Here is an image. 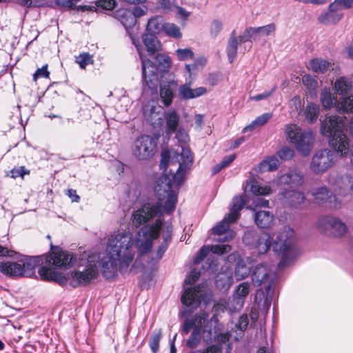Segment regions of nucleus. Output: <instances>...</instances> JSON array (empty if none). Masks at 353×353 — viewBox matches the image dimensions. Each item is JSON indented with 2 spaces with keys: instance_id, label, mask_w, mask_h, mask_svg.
Segmentation results:
<instances>
[{
  "instance_id": "48",
  "label": "nucleus",
  "mask_w": 353,
  "mask_h": 353,
  "mask_svg": "<svg viewBox=\"0 0 353 353\" xmlns=\"http://www.w3.org/2000/svg\"><path fill=\"white\" fill-rule=\"evenodd\" d=\"M161 19L159 17H154L150 19L147 23L148 34L159 33L162 29Z\"/></svg>"
},
{
  "instance_id": "50",
  "label": "nucleus",
  "mask_w": 353,
  "mask_h": 353,
  "mask_svg": "<svg viewBox=\"0 0 353 353\" xmlns=\"http://www.w3.org/2000/svg\"><path fill=\"white\" fill-rule=\"evenodd\" d=\"M231 345L230 344H217L209 346L203 353H230Z\"/></svg>"
},
{
  "instance_id": "41",
  "label": "nucleus",
  "mask_w": 353,
  "mask_h": 353,
  "mask_svg": "<svg viewBox=\"0 0 353 353\" xmlns=\"http://www.w3.org/2000/svg\"><path fill=\"white\" fill-rule=\"evenodd\" d=\"M319 106L315 103H310L304 110V114L306 119L310 123H314L316 121L319 114Z\"/></svg>"
},
{
  "instance_id": "1",
  "label": "nucleus",
  "mask_w": 353,
  "mask_h": 353,
  "mask_svg": "<svg viewBox=\"0 0 353 353\" xmlns=\"http://www.w3.org/2000/svg\"><path fill=\"white\" fill-rule=\"evenodd\" d=\"M106 256L99 261L103 275L108 279L114 278L118 271L123 274L134 257L132 235L129 232H117L112 234L108 242Z\"/></svg>"
},
{
  "instance_id": "21",
  "label": "nucleus",
  "mask_w": 353,
  "mask_h": 353,
  "mask_svg": "<svg viewBox=\"0 0 353 353\" xmlns=\"http://www.w3.org/2000/svg\"><path fill=\"white\" fill-rule=\"evenodd\" d=\"M98 275L96 264L88 263L83 270L71 272L69 276V283L73 288L80 285H87Z\"/></svg>"
},
{
  "instance_id": "17",
  "label": "nucleus",
  "mask_w": 353,
  "mask_h": 353,
  "mask_svg": "<svg viewBox=\"0 0 353 353\" xmlns=\"http://www.w3.org/2000/svg\"><path fill=\"white\" fill-rule=\"evenodd\" d=\"M243 241L246 245L256 250L262 254L266 253L271 246V236L267 232H257L253 230L244 233Z\"/></svg>"
},
{
  "instance_id": "56",
  "label": "nucleus",
  "mask_w": 353,
  "mask_h": 353,
  "mask_svg": "<svg viewBox=\"0 0 353 353\" xmlns=\"http://www.w3.org/2000/svg\"><path fill=\"white\" fill-rule=\"evenodd\" d=\"M252 204L248 205L247 208L248 209L254 210V212L257 211L256 210V208L257 207H268L269 201L268 200L259 197L252 198Z\"/></svg>"
},
{
  "instance_id": "55",
  "label": "nucleus",
  "mask_w": 353,
  "mask_h": 353,
  "mask_svg": "<svg viewBox=\"0 0 353 353\" xmlns=\"http://www.w3.org/2000/svg\"><path fill=\"white\" fill-rule=\"evenodd\" d=\"M176 55L179 60L185 61L192 59L194 53L190 48L177 49L176 50Z\"/></svg>"
},
{
  "instance_id": "11",
  "label": "nucleus",
  "mask_w": 353,
  "mask_h": 353,
  "mask_svg": "<svg viewBox=\"0 0 353 353\" xmlns=\"http://www.w3.org/2000/svg\"><path fill=\"white\" fill-rule=\"evenodd\" d=\"M162 228V221L157 219L152 224L142 227L136 234L134 245L139 255L151 250L154 240L159 236Z\"/></svg>"
},
{
  "instance_id": "23",
  "label": "nucleus",
  "mask_w": 353,
  "mask_h": 353,
  "mask_svg": "<svg viewBox=\"0 0 353 353\" xmlns=\"http://www.w3.org/2000/svg\"><path fill=\"white\" fill-rule=\"evenodd\" d=\"M147 7L145 6H134L132 10L128 8H121L114 12V17L117 19L125 28H131L136 23V18L146 14Z\"/></svg>"
},
{
  "instance_id": "3",
  "label": "nucleus",
  "mask_w": 353,
  "mask_h": 353,
  "mask_svg": "<svg viewBox=\"0 0 353 353\" xmlns=\"http://www.w3.org/2000/svg\"><path fill=\"white\" fill-rule=\"evenodd\" d=\"M181 303L187 307L181 312L182 316L185 318L182 327V334H188L192 330L186 341V346L194 349L199 345V313L193 311L199 307V285L185 288L181 296Z\"/></svg>"
},
{
  "instance_id": "18",
  "label": "nucleus",
  "mask_w": 353,
  "mask_h": 353,
  "mask_svg": "<svg viewBox=\"0 0 353 353\" xmlns=\"http://www.w3.org/2000/svg\"><path fill=\"white\" fill-rule=\"evenodd\" d=\"M157 143L153 137L149 135H141L134 142L132 154L139 160H148L154 155Z\"/></svg>"
},
{
  "instance_id": "64",
  "label": "nucleus",
  "mask_w": 353,
  "mask_h": 353,
  "mask_svg": "<svg viewBox=\"0 0 353 353\" xmlns=\"http://www.w3.org/2000/svg\"><path fill=\"white\" fill-rule=\"evenodd\" d=\"M199 279V272L194 269L184 281L185 286L194 284Z\"/></svg>"
},
{
  "instance_id": "58",
  "label": "nucleus",
  "mask_w": 353,
  "mask_h": 353,
  "mask_svg": "<svg viewBox=\"0 0 353 353\" xmlns=\"http://www.w3.org/2000/svg\"><path fill=\"white\" fill-rule=\"evenodd\" d=\"M10 176L12 178L16 179L17 177H23L25 174H29L30 171L24 166H20L17 168H14L10 172Z\"/></svg>"
},
{
  "instance_id": "2",
  "label": "nucleus",
  "mask_w": 353,
  "mask_h": 353,
  "mask_svg": "<svg viewBox=\"0 0 353 353\" xmlns=\"http://www.w3.org/2000/svg\"><path fill=\"white\" fill-rule=\"evenodd\" d=\"M154 192L158 202L144 203L133 212L132 222L134 227L139 228L153 218L161 216L163 210L171 214L175 209L177 194L172 190V183L168 175H163L157 179Z\"/></svg>"
},
{
  "instance_id": "6",
  "label": "nucleus",
  "mask_w": 353,
  "mask_h": 353,
  "mask_svg": "<svg viewBox=\"0 0 353 353\" xmlns=\"http://www.w3.org/2000/svg\"><path fill=\"white\" fill-rule=\"evenodd\" d=\"M50 255H42L40 256H31L26 259L21 265L22 276H30L34 273L35 268L40 263L49 265H54L59 268H68L73 266L77 263V255L63 251L59 247L50 243Z\"/></svg>"
},
{
  "instance_id": "25",
  "label": "nucleus",
  "mask_w": 353,
  "mask_h": 353,
  "mask_svg": "<svg viewBox=\"0 0 353 353\" xmlns=\"http://www.w3.org/2000/svg\"><path fill=\"white\" fill-rule=\"evenodd\" d=\"M334 1H332L328 8L327 12H322L318 17V21L323 25H330L339 22L343 16V12H341L338 6L334 8L332 6Z\"/></svg>"
},
{
  "instance_id": "35",
  "label": "nucleus",
  "mask_w": 353,
  "mask_h": 353,
  "mask_svg": "<svg viewBox=\"0 0 353 353\" xmlns=\"http://www.w3.org/2000/svg\"><path fill=\"white\" fill-rule=\"evenodd\" d=\"M334 88L335 92L339 94H345L351 90L352 81L347 77H341L335 81Z\"/></svg>"
},
{
  "instance_id": "14",
  "label": "nucleus",
  "mask_w": 353,
  "mask_h": 353,
  "mask_svg": "<svg viewBox=\"0 0 353 353\" xmlns=\"http://www.w3.org/2000/svg\"><path fill=\"white\" fill-rule=\"evenodd\" d=\"M253 284L256 286H260L263 284L266 285L265 292L266 299L264 303L269 307L270 300L273 294L272 288L275 285V275L270 268L264 263L258 264L254 269L252 274Z\"/></svg>"
},
{
  "instance_id": "29",
  "label": "nucleus",
  "mask_w": 353,
  "mask_h": 353,
  "mask_svg": "<svg viewBox=\"0 0 353 353\" xmlns=\"http://www.w3.org/2000/svg\"><path fill=\"white\" fill-rule=\"evenodd\" d=\"M285 202L292 207H298L305 200L304 194L296 190H287L282 193Z\"/></svg>"
},
{
  "instance_id": "54",
  "label": "nucleus",
  "mask_w": 353,
  "mask_h": 353,
  "mask_svg": "<svg viewBox=\"0 0 353 353\" xmlns=\"http://www.w3.org/2000/svg\"><path fill=\"white\" fill-rule=\"evenodd\" d=\"M238 39L240 43H245L250 39L256 40L254 28H247L242 34L239 37Z\"/></svg>"
},
{
  "instance_id": "16",
  "label": "nucleus",
  "mask_w": 353,
  "mask_h": 353,
  "mask_svg": "<svg viewBox=\"0 0 353 353\" xmlns=\"http://www.w3.org/2000/svg\"><path fill=\"white\" fill-rule=\"evenodd\" d=\"M335 163V154L329 149L317 150L310 161V169L316 174H323L333 167Z\"/></svg>"
},
{
  "instance_id": "7",
  "label": "nucleus",
  "mask_w": 353,
  "mask_h": 353,
  "mask_svg": "<svg viewBox=\"0 0 353 353\" xmlns=\"http://www.w3.org/2000/svg\"><path fill=\"white\" fill-rule=\"evenodd\" d=\"M272 249L275 253L281 256L279 263V268L293 263L298 253L294 230L288 226L283 227L276 234L272 243Z\"/></svg>"
},
{
  "instance_id": "15",
  "label": "nucleus",
  "mask_w": 353,
  "mask_h": 353,
  "mask_svg": "<svg viewBox=\"0 0 353 353\" xmlns=\"http://www.w3.org/2000/svg\"><path fill=\"white\" fill-rule=\"evenodd\" d=\"M316 228L322 233L336 237H341L347 232L346 224L334 216L319 217L316 222Z\"/></svg>"
},
{
  "instance_id": "49",
  "label": "nucleus",
  "mask_w": 353,
  "mask_h": 353,
  "mask_svg": "<svg viewBox=\"0 0 353 353\" xmlns=\"http://www.w3.org/2000/svg\"><path fill=\"white\" fill-rule=\"evenodd\" d=\"M143 115L148 123L152 125H158L162 123V115L158 112L154 114H148V108H143Z\"/></svg>"
},
{
  "instance_id": "37",
  "label": "nucleus",
  "mask_w": 353,
  "mask_h": 353,
  "mask_svg": "<svg viewBox=\"0 0 353 353\" xmlns=\"http://www.w3.org/2000/svg\"><path fill=\"white\" fill-rule=\"evenodd\" d=\"M279 164V161L276 157H268L260 163L259 170L261 172L276 170L278 169Z\"/></svg>"
},
{
  "instance_id": "53",
  "label": "nucleus",
  "mask_w": 353,
  "mask_h": 353,
  "mask_svg": "<svg viewBox=\"0 0 353 353\" xmlns=\"http://www.w3.org/2000/svg\"><path fill=\"white\" fill-rule=\"evenodd\" d=\"M302 82L311 94L315 93L318 83L312 76L304 75L302 78Z\"/></svg>"
},
{
  "instance_id": "4",
  "label": "nucleus",
  "mask_w": 353,
  "mask_h": 353,
  "mask_svg": "<svg viewBox=\"0 0 353 353\" xmlns=\"http://www.w3.org/2000/svg\"><path fill=\"white\" fill-rule=\"evenodd\" d=\"M345 120V117L332 115L321 121V134L330 138V145L341 157L346 156L350 151L349 139L344 132Z\"/></svg>"
},
{
  "instance_id": "20",
  "label": "nucleus",
  "mask_w": 353,
  "mask_h": 353,
  "mask_svg": "<svg viewBox=\"0 0 353 353\" xmlns=\"http://www.w3.org/2000/svg\"><path fill=\"white\" fill-rule=\"evenodd\" d=\"M315 203L327 205L332 210L341 208V201L325 186H321L310 191Z\"/></svg>"
},
{
  "instance_id": "51",
  "label": "nucleus",
  "mask_w": 353,
  "mask_h": 353,
  "mask_svg": "<svg viewBox=\"0 0 353 353\" xmlns=\"http://www.w3.org/2000/svg\"><path fill=\"white\" fill-rule=\"evenodd\" d=\"M176 152H180L179 151H174V150H172L171 152H170L168 150H163L161 152V160L160 164H159V166H160L161 169L165 170L167 168L168 165V163L170 162V163L172 165L174 164L172 161V157L173 154L175 155Z\"/></svg>"
},
{
  "instance_id": "27",
  "label": "nucleus",
  "mask_w": 353,
  "mask_h": 353,
  "mask_svg": "<svg viewBox=\"0 0 353 353\" xmlns=\"http://www.w3.org/2000/svg\"><path fill=\"white\" fill-rule=\"evenodd\" d=\"M38 272L41 278L44 281H53L60 284H64L67 281L65 276L50 268L41 266L39 269Z\"/></svg>"
},
{
  "instance_id": "31",
  "label": "nucleus",
  "mask_w": 353,
  "mask_h": 353,
  "mask_svg": "<svg viewBox=\"0 0 353 353\" xmlns=\"http://www.w3.org/2000/svg\"><path fill=\"white\" fill-rule=\"evenodd\" d=\"M0 271L5 275L10 276H21V264L17 262L7 261L0 264Z\"/></svg>"
},
{
  "instance_id": "34",
  "label": "nucleus",
  "mask_w": 353,
  "mask_h": 353,
  "mask_svg": "<svg viewBox=\"0 0 353 353\" xmlns=\"http://www.w3.org/2000/svg\"><path fill=\"white\" fill-rule=\"evenodd\" d=\"M320 101L324 109L329 110L336 106V99L331 92L330 88H324L321 92Z\"/></svg>"
},
{
  "instance_id": "8",
  "label": "nucleus",
  "mask_w": 353,
  "mask_h": 353,
  "mask_svg": "<svg viewBox=\"0 0 353 353\" xmlns=\"http://www.w3.org/2000/svg\"><path fill=\"white\" fill-rule=\"evenodd\" d=\"M25 7L50 6L60 11L99 12L103 10H112L117 6V1H94V6H77V1H20Z\"/></svg>"
},
{
  "instance_id": "43",
  "label": "nucleus",
  "mask_w": 353,
  "mask_h": 353,
  "mask_svg": "<svg viewBox=\"0 0 353 353\" xmlns=\"http://www.w3.org/2000/svg\"><path fill=\"white\" fill-rule=\"evenodd\" d=\"M250 191L255 196H267L272 193V189L269 185H260L257 182H250Z\"/></svg>"
},
{
  "instance_id": "61",
  "label": "nucleus",
  "mask_w": 353,
  "mask_h": 353,
  "mask_svg": "<svg viewBox=\"0 0 353 353\" xmlns=\"http://www.w3.org/2000/svg\"><path fill=\"white\" fill-rule=\"evenodd\" d=\"M92 61V57L88 53H83L77 57V62L81 68H85Z\"/></svg>"
},
{
  "instance_id": "10",
  "label": "nucleus",
  "mask_w": 353,
  "mask_h": 353,
  "mask_svg": "<svg viewBox=\"0 0 353 353\" xmlns=\"http://www.w3.org/2000/svg\"><path fill=\"white\" fill-rule=\"evenodd\" d=\"M285 134L294 147L303 155L307 156L311 151L314 137L311 130H303L296 124L285 126Z\"/></svg>"
},
{
  "instance_id": "28",
  "label": "nucleus",
  "mask_w": 353,
  "mask_h": 353,
  "mask_svg": "<svg viewBox=\"0 0 353 353\" xmlns=\"http://www.w3.org/2000/svg\"><path fill=\"white\" fill-rule=\"evenodd\" d=\"M160 85V97L161 101L165 106L171 104L174 97V89L176 88V84L174 81H170L166 83H163L159 81Z\"/></svg>"
},
{
  "instance_id": "26",
  "label": "nucleus",
  "mask_w": 353,
  "mask_h": 353,
  "mask_svg": "<svg viewBox=\"0 0 353 353\" xmlns=\"http://www.w3.org/2000/svg\"><path fill=\"white\" fill-rule=\"evenodd\" d=\"M254 222L261 228H268L272 225L274 216L268 210H258L254 212Z\"/></svg>"
},
{
  "instance_id": "33",
  "label": "nucleus",
  "mask_w": 353,
  "mask_h": 353,
  "mask_svg": "<svg viewBox=\"0 0 353 353\" xmlns=\"http://www.w3.org/2000/svg\"><path fill=\"white\" fill-rule=\"evenodd\" d=\"M239 44L241 43L239 41H238V38L236 37V32L234 30L231 33L226 48V52L230 63H232L236 58L238 46Z\"/></svg>"
},
{
  "instance_id": "52",
  "label": "nucleus",
  "mask_w": 353,
  "mask_h": 353,
  "mask_svg": "<svg viewBox=\"0 0 353 353\" xmlns=\"http://www.w3.org/2000/svg\"><path fill=\"white\" fill-rule=\"evenodd\" d=\"M165 32L170 37L179 39L182 37L180 28L174 23H168L163 26Z\"/></svg>"
},
{
  "instance_id": "5",
  "label": "nucleus",
  "mask_w": 353,
  "mask_h": 353,
  "mask_svg": "<svg viewBox=\"0 0 353 353\" xmlns=\"http://www.w3.org/2000/svg\"><path fill=\"white\" fill-rule=\"evenodd\" d=\"M134 43L141 60L143 88H148L152 93H157L159 79L163 77V73L168 71L171 65L170 58L167 54L158 53L155 57L156 63H154L150 60L144 59L139 45L134 42Z\"/></svg>"
},
{
  "instance_id": "9",
  "label": "nucleus",
  "mask_w": 353,
  "mask_h": 353,
  "mask_svg": "<svg viewBox=\"0 0 353 353\" xmlns=\"http://www.w3.org/2000/svg\"><path fill=\"white\" fill-rule=\"evenodd\" d=\"M248 202L247 196L245 194L235 196L233 199L230 213L225 215L223 220L219 222L212 228L214 234L219 236L225 234L223 237L220 236L217 241L228 242L234 239L235 236V232L232 230H229V225L230 223L236 221L239 218V212Z\"/></svg>"
},
{
  "instance_id": "46",
  "label": "nucleus",
  "mask_w": 353,
  "mask_h": 353,
  "mask_svg": "<svg viewBox=\"0 0 353 353\" xmlns=\"http://www.w3.org/2000/svg\"><path fill=\"white\" fill-rule=\"evenodd\" d=\"M254 30L256 39H259L260 37H268L274 33L276 30V26L274 23H270L266 26L254 28Z\"/></svg>"
},
{
  "instance_id": "62",
  "label": "nucleus",
  "mask_w": 353,
  "mask_h": 353,
  "mask_svg": "<svg viewBox=\"0 0 353 353\" xmlns=\"http://www.w3.org/2000/svg\"><path fill=\"white\" fill-rule=\"evenodd\" d=\"M50 72L48 70V65H43L38 68L33 74L34 81H37L39 77L49 78Z\"/></svg>"
},
{
  "instance_id": "38",
  "label": "nucleus",
  "mask_w": 353,
  "mask_h": 353,
  "mask_svg": "<svg viewBox=\"0 0 353 353\" xmlns=\"http://www.w3.org/2000/svg\"><path fill=\"white\" fill-rule=\"evenodd\" d=\"M167 133L174 132L179 122V117L175 111L168 112L165 115Z\"/></svg>"
},
{
  "instance_id": "32",
  "label": "nucleus",
  "mask_w": 353,
  "mask_h": 353,
  "mask_svg": "<svg viewBox=\"0 0 353 353\" xmlns=\"http://www.w3.org/2000/svg\"><path fill=\"white\" fill-rule=\"evenodd\" d=\"M309 68L317 74H323L332 68L331 62L321 58L313 59L310 61Z\"/></svg>"
},
{
  "instance_id": "22",
  "label": "nucleus",
  "mask_w": 353,
  "mask_h": 353,
  "mask_svg": "<svg viewBox=\"0 0 353 353\" xmlns=\"http://www.w3.org/2000/svg\"><path fill=\"white\" fill-rule=\"evenodd\" d=\"M327 182L333 190L341 196H346L353 192V177L350 175L339 176L331 173L328 176Z\"/></svg>"
},
{
  "instance_id": "36",
  "label": "nucleus",
  "mask_w": 353,
  "mask_h": 353,
  "mask_svg": "<svg viewBox=\"0 0 353 353\" xmlns=\"http://www.w3.org/2000/svg\"><path fill=\"white\" fill-rule=\"evenodd\" d=\"M336 110L341 113L353 112V95L342 97L336 104Z\"/></svg>"
},
{
  "instance_id": "45",
  "label": "nucleus",
  "mask_w": 353,
  "mask_h": 353,
  "mask_svg": "<svg viewBox=\"0 0 353 353\" xmlns=\"http://www.w3.org/2000/svg\"><path fill=\"white\" fill-rule=\"evenodd\" d=\"M250 272V269L243 261L237 262L235 268L234 276L236 280H242L246 278Z\"/></svg>"
},
{
  "instance_id": "57",
  "label": "nucleus",
  "mask_w": 353,
  "mask_h": 353,
  "mask_svg": "<svg viewBox=\"0 0 353 353\" xmlns=\"http://www.w3.org/2000/svg\"><path fill=\"white\" fill-rule=\"evenodd\" d=\"M277 154L281 160L287 161L291 159L294 157V152L289 147H284L278 151Z\"/></svg>"
},
{
  "instance_id": "60",
  "label": "nucleus",
  "mask_w": 353,
  "mask_h": 353,
  "mask_svg": "<svg viewBox=\"0 0 353 353\" xmlns=\"http://www.w3.org/2000/svg\"><path fill=\"white\" fill-rule=\"evenodd\" d=\"M249 323L248 315L243 314L239 319L238 323L235 325V327L241 332H244L247 328Z\"/></svg>"
},
{
  "instance_id": "63",
  "label": "nucleus",
  "mask_w": 353,
  "mask_h": 353,
  "mask_svg": "<svg viewBox=\"0 0 353 353\" xmlns=\"http://www.w3.org/2000/svg\"><path fill=\"white\" fill-rule=\"evenodd\" d=\"M222 28V24L220 21L215 20L214 21L210 28V32L212 37H215L221 32Z\"/></svg>"
},
{
  "instance_id": "39",
  "label": "nucleus",
  "mask_w": 353,
  "mask_h": 353,
  "mask_svg": "<svg viewBox=\"0 0 353 353\" xmlns=\"http://www.w3.org/2000/svg\"><path fill=\"white\" fill-rule=\"evenodd\" d=\"M272 115L271 113H264L260 115L259 117H256L251 123L245 126L243 130V132L252 131L254 128L264 125L272 118Z\"/></svg>"
},
{
  "instance_id": "12",
  "label": "nucleus",
  "mask_w": 353,
  "mask_h": 353,
  "mask_svg": "<svg viewBox=\"0 0 353 353\" xmlns=\"http://www.w3.org/2000/svg\"><path fill=\"white\" fill-rule=\"evenodd\" d=\"M231 250V246L225 245H204L200 249V274L201 270L215 274L219 270L217 259L214 254L221 256L228 253Z\"/></svg>"
},
{
  "instance_id": "44",
  "label": "nucleus",
  "mask_w": 353,
  "mask_h": 353,
  "mask_svg": "<svg viewBox=\"0 0 353 353\" xmlns=\"http://www.w3.org/2000/svg\"><path fill=\"white\" fill-rule=\"evenodd\" d=\"M179 95L181 99H189L199 96L198 89L190 88V83H185L179 88Z\"/></svg>"
},
{
  "instance_id": "42",
  "label": "nucleus",
  "mask_w": 353,
  "mask_h": 353,
  "mask_svg": "<svg viewBox=\"0 0 353 353\" xmlns=\"http://www.w3.org/2000/svg\"><path fill=\"white\" fill-rule=\"evenodd\" d=\"M160 9L161 10L162 12L168 13L170 11H172L173 9H175L176 12L184 18L188 15V12L184 8L174 6L172 3V1H160Z\"/></svg>"
},
{
  "instance_id": "24",
  "label": "nucleus",
  "mask_w": 353,
  "mask_h": 353,
  "mask_svg": "<svg viewBox=\"0 0 353 353\" xmlns=\"http://www.w3.org/2000/svg\"><path fill=\"white\" fill-rule=\"evenodd\" d=\"M303 176L297 170H290L282 174L278 179V184L281 186H288L290 188H296L302 185Z\"/></svg>"
},
{
  "instance_id": "30",
  "label": "nucleus",
  "mask_w": 353,
  "mask_h": 353,
  "mask_svg": "<svg viewBox=\"0 0 353 353\" xmlns=\"http://www.w3.org/2000/svg\"><path fill=\"white\" fill-rule=\"evenodd\" d=\"M142 40L150 55H153L161 50V43L154 34H144Z\"/></svg>"
},
{
  "instance_id": "40",
  "label": "nucleus",
  "mask_w": 353,
  "mask_h": 353,
  "mask_svg": "<svg viewBox=\"0 0 353 353\" xmlns=\"http://www.w3.org/2000/svg\"><path fill=\"white\" fill-rule=\"evenodd\" d=\"M217 82L218 77L214 74H209L205 77L203 81L205 86H200V96L210 91Z\"/></svg>"
},
{
  "instance_id": "59",
  "label": "nucleus",
  "mask_w": 353,
  "mask_h": 353,
  "mask_svg": "<svg viewBox=\"0 0 353 353\" xmlns=\"http://www.w3.org/2000/svg\"><path fill=\"white\" fill-rule=\"evenodd\" d=\"M169 244L167 243L162 242L161 245L159 246L158 250L156 252V256L154 258H152V263H155L160 261L163 257L164 253L167 250Z\"/></svg>"
},
{
  "instance_id": "19",
  "label": "nucleus",
  "mask_w": 353,
  "mask_h": 353,
  "mask_svg": "<svg viewBox=\"0 0 353 353\" xmlns=\"http://www.w3.org/2000/svg\"><path fill=\"white\" fill-rule=\"evenodd\" d=\"M192 156L190 150L183 146L181 147V152H176L172 155V161L173 163H179L176 173L172 176V182L179 185L184 179L185 171L192 163Z\"/></svg>"
},
{
  "instance_id": "47",
  "label": "nucleus",
  "mask_w": 353,
  "mask_h": 353,
  "mask_svg": "<svg viewBox=\"0 0 353 353\" xmlns=\"http://www.w3.org/2000/svg\"><path fill=\"white\" fill-rule=\"evenodd\" d=\"M162 337L161 330H154L149 339V346L152 353H157L159 348L160 340Z\"/></svg>"
},
{
  "instance_id": "13",
  "label": "nucleus",
  "mask_w": 353,
  "mask_h": 353,
  "mask_svg": "<svg viewBox=\"0 0 353 353\" xmlns=\"http://www.w3.org/2000/svg\"><path fill=\"white\" fill-rule=\"evenodd\" d=\"M251 284L249 282H243L236 286L232 299L229 303L221 301L214 305L216 312H224L228 310L231 313L240 310L244 305L245 301L250 293Z\"/></svg>"
}]
</instances>
